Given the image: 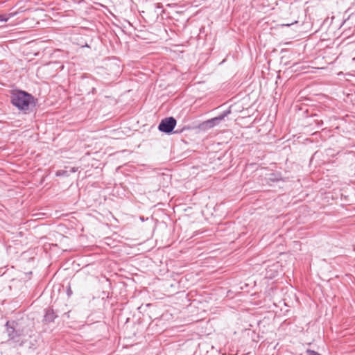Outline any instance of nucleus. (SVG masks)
I'll return each instance as SVG.
<instances>
[{
  "label": "nucleus",
  "instance_id": "f257e3e1",
  "mask_svg": "<svg viewBox=\"0 0 355 355\" xmlns=\"http://www.w3.org/2000/svg\"><path fill=\"white\" fill-rule=\"evenodd\" d=\"M28 320H8L5 330L8 336L7 343L15 348L24 346L28 342L27 336L31 332Z\"/></svg>",
  "mask_w": 355,
  "mask_h": 355
},
{
  "label": "nucleus",
  "instance_id": "f03ea898",
  "mask_svg": "<svg viewBox=\"0 0 355 355\" xmlns=\"http://www.w3.org/2000/svg\"><path fill=\"white\" fill-rule=\"evenodd\" d=\"M12 103L19 110L33 109L36 100L30 94L24 91H16L11 96Z\"/></svg>",
  "mask_w": 355,
  "mask_h": 355
},
{
  "label": "nucleus",
  "instance_id": "7ed1b4c3",
  "mask_svg": "<svg viewBox=\"0 0 355 355\" xmlns=\"http://www.w3.org/2000/svg\"><path fill=\"white\" fill-rule=\"evenodd\" d=\"M230 113V112H223V114H220L218 116L204 121L202 123H199L197 126L193 127V129L196 130V133H200L202 132H205L208 130L218 125L220 123V121L223 119H224V118L227 116V114Z\"/></svg>",
  "mask_w": 355,
  "mask_h": 355
},
{
  "label": "nucleus",
  "instance_id": "20e7f679",
  "mask_svg": "<svg viewBox=\"0 0 355 355\" xmlns=\"http://www.w3.org/2000/svg\"><path fill=\"white\" fill-rule=\"evenodd\" d=\"M177 124L176 119L173 116L166 117L161 120L158 125L159 132L166 135H171L174 132V128Z\"/></svg>",
  "mask_w": 355,
  "mask_h": 355
},
{
  "label": "nucleus",
  "instance_id": "39448f33",
  "mask_svg": "<svg viewBox=\"0 0 355 355\" xmlns=\"http://www.w3.org/2000/svg\"><path fill=\"white\" fill-rule=\"evenodd\" d=\"M57 317L58 315L54 313L53 309L49 308L45 311L43 322L45 324L53 322Z\"/></svg>",
  "mask_w": 355,
  "mask_h": 355
},
{
  "label": "nucleus",
  "instance_id": "423d86ee",
  "mask_svg": "<svg viewBox=\"0 0 355 355\" xmlns=\"http://www.w3.org/2000/svg\"><path fill=\"white\" fill-rule=\"evenodd\" d=\"M69 173L67 171L65 170H59L56 172V176H68Z\"/></svg>",
  "mask_w": 355,
  "mask_h": 355
},
{
  "label": "nucleus",
  "instance_id": "0eeeda50",
  "mask_svg": "<svg viewBox=\"0 0 355 355\" xmlns=\"http://www.w3.org/2000/svg\"><path fill=\"white\" fill-rule=\"evenodd\" d=\"M189 129H190L189 127L185 126L181 130H176L175 131H174V132L173 134H180V133H182L184 130H189Z\"/></svg>",
  "mask_w": 355,
  "mask_h": 355
},
{
  "label": "nucleus",
  "instance_id": "6e6552de",
  "mask_svg": "<svg viewBox=\"0 0 355 355\" xmlns=\"http://www.w3.org/2000/svg\"><path fill=\"white\" fill-rule=\"evenodd\" d=\"M72 293H73L72 290H71L70 286H69L67 289V295L68 297H71Z\"/></svg>",
  "mask_w": 355,
  "mask_h": 355
},
{
  "label": "nucleus",
  "instance_id": "1a4fd4ad",
  "mask_svg": "<svg viewBox=\"0 0 355 355\" xmlns=\"http://www.w3.org/2000/svg\"><path fill=\"white\" fill-rule=\"evenodd\" d=\"M29 344H30V346H29V348H33L35 349V344L33 343H32L31 341L29 342Z\"/></svg>",
  "mask_w": 355,
  "mask_h": 355
},
{
  "label": "nucleus",
  "instance_id": "9d476101",
  "mask_svg": "<svg viewBox=\"0 0 355 355\" xmlns=\"http://www.w3.org/2000/svg\"><path fill=\"white\" fill-rule=\"evenodd\" d=\"M0 21H7V19L3 18V16L0 15Z\"/></svg>",
  "mask_w": 355,
  "mask_h": 355
},
{
  "label": "nucleus",
  "instance_id": "9b49d317",
  "mask_svg": "<svg viewBox=\"0 0 355 355\" xmlns=\"http://www.w3.org/2000/svg\"><path fill=\"white\" fill-rule=\"evenodd\" d=\"M69 313H70V311H68V312L64 313V315H66L69 318L70 317Z\"/></svg>",
  "mask_w": 355,
  "mask_h": 355
},
{
  "label": "nucleus",
  "instance_id": "f8f14e48",
  "mask_svg": "<svg viewBox=\"0 0 355 355\" xmlns=\"http://www.w3.org/2000/svg\"><path fill=\"white\" fill-rule=\"evenodd\" d=\"M270 180H272V181H277V179H275V178H270Z\"/></svg>",
  "mask_w": 355,
  "mask_h": 355
}]
</instances>
